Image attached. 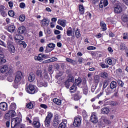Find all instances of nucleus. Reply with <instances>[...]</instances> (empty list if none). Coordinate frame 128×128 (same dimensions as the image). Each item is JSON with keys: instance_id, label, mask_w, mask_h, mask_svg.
<instances>
[{"instance_id": "f257e3e1", "label": "nucleus", "mask_w": 128, "mask_h": 128, "mask_svg": "<svg viewBox=\"0 0 128 128\" xmlns=\"http://www.w3.org/2000/svg\"><path fill=\"white\" fill-rule=\"evenodd\" d=\"M25 90L26 92H28V94H36V92H38V91L36 90V86L32 84L28 85V84H26Z\"/></svg>"}, {"instance_id": "6e6552de", "label": "nucleus", "mask_w": 128, "mask_h": 128, "mask_svg": "<svg viewBox=\"0 0 128 128\" xmlns=\"http://www.w3.org/2000/svg\"><path fill=\"white\" fill-rule=\"evenodd\" d=\"M82 124V119L80 118H76L74 119L73 125L76 128H78Z\"/></svg>"}, {"instance_id": "ddd939ff", "label": "nucleus", "mask_w": 128, "mask_h": 128, "mask_svg": "<svg viewBox=\"0 0 128 128\" xmlns=\"http://www.w3.org/2000/svg\"><path fill=\"white\" fill-rule=\"evenodd\" d=\"M36 80V75L33 72H31L30 74L28 76V80L30 82H32L34 80Z\"/></svg>"}, {"instance_id": "c85d7f7f", "label": "nucleus", "mask_w": 128, "mask_h": 128, "mask_svg": "<svg viewBox=\"0 0 128 128\" xmlns=\"http://www.w3.org/2000/svg\"><path fill=\"white\" fill-rule=\"evenodd\" d=\"M54 102L56 104H58V106H60L62 104V100H59L58 98H55L53 100Z\"/></svg>"}, {"instance_id": "13d9d810", "label": "nucleus", "mask_w": 128, "mask_h": 128, "mask_svg": "<svg viewBox=\"0 0 128 128\" xmlns=\"http://www.w3.org/2000/svg\"><path fill=\"white\" fill-rule=\"evenodd\" d=\"M120 50H126V46H124V44H121L120 45Z\"/></svg>"}, {"instance_id": "603ef678", "label": "nucleus", "mask_w": 128, "mask_h": 128, "mask_svg": "<svg viewBox=\"0 0 128 128\" xmlns=\"http://www.w3.org/2000/svg\"><path fill=\"white\" fill-rule=\"evenodd\" d=\"M118 85L120 86H122H122H124V82H122V81L121 80H118Z\"/></svg>"}, {"instance_id": "f03ea898", "label": "nucleus", "mask_w": 128, "mask_h": 128, "mask_svg": "<svg viewBox=\"0 0 128 128\" xmlns=\"http://www.w3.org/2000/svg\"><path fill=\"white\" fill-rule=\"evenodd\" d=\"M52 114L50 113V112H48L44 121V126L46 128H50V122H52Z\"/></svg>"}, {"instance_id": "dca6fc26", "label": "nucleus", "mask_w": 128, "mask_h": 128, "mask_svg": "<svg viewBox=\"0 0 128 128\" xmlns=\"http://www.w3.org/2000/svg\"><path fill=\"white\" fill-rule=\"evenodd\" d=\"M58 23L60 26H62L63 28H66V20H58Z\"/></svg>"}, {"instance_id": "7ed1b4c3", "label": "nucleus", "mask_w": 128, "mask_h": 128, "mask_svg": "<svg viewBox=\"0 0 128 128\" xmlns=\"http://www.w3.org/2000/svg\"><path fill=\"white\" fill-rule=\"evenodd\" d=\"M20 122H22V118H12L11 121V128H16V126H18V124H20Z\"/></svg>"}, {"instance_id": "49530a36", "label": "nucleus", "mask_w": 128, "mask_h": 128, "mask_svg": "<svg viewBox=\"0 0 128 128\" xmlns=\"http://www.w3.org/2000/svg\"><path fill=\"white\" fill-rule=\"evenodd\" d=\"M94 82L96 84H98L100 82V76H96L94 78Z\"/></svg>"}, {"instance_id": "4468645a", "label": "nucleus", "mask_w": 128, "mask_h": 128, "mask_svg": "<svg viewBox=\"0 0 128 128\" xmlns=\"http://www.w3.org/2000/svg\"><path fill=\"white\" fill-rule=\"evenodd\" d=\"M56 48V44L50 43L48 44V46L46 47V50H45L46 52H50V50H48V48Z\"/></svg>"}, {"instance_id": "473e14b6", "label": "nucleus", "mask_w": 128, "mask_h": 128, "mask_svg": "<svg viewBox=\"0 0 128 128\" xmlns=\"http://www.w3.org/2000/svg\"><path fill=\"white\" fill-rule=\"evenodd\" d=\"M70 82H74V77L72 76L71 74L68 76V80H67Z\"/></svg>"}, {"instance_id": "6ab92c4d", "label": "nucleus", "mask_w": 128, "mask_h": 128, "mask_svg": "<svg viewBox=\"0 0 128 128\" xmlns=\"http://www.w3.org/2000/svg\"><path fill=\"white\" fill-rule=\"evenodd\" d=\"M32 124L35 128H40V122L38 121H34Z\"/></svg>"}, {"instance_id": "e433bc0d", "label": "nucleus", "mask_w": 128, "mask_h": 128, "mask_svg": "<svg viewBox=\"0 0 128 128\" xmlns=\"http://www.w3.org/2000/svg\"><path fill=\"white\" fill-rule=\"evenodd\" d=\"M9 114H10L12 118H14L16 116V112H14V110H10L9 111Z\"/></svg>"}, {"instance_id": "a878e982", "label": "nucleus", "mask_w": 128, "mask_h": 128, "mask_svg": "<svg viewBox=\"0 0 128 128\" xmlns=\"http://www.w3.org/2000/svg\"><path fill=\"white\" fill-rule=\"evenodd\" d=\"M82 96L80 95V92L78 94H75L74 96V100H78Z\"/></svg>"}, {"instance_id": "a18cd8bd", "label": "nucleus", "mask_w": 128, "mask_h": 128, "mask_svg": "<svg viewBox=\"0 0 128 128\" xmlns=\"http://www.w3.org/2000/svg\"><path fill=\"white\" fill-rule=\"evenodd\" d=\"M66 123L62 122L59 124L58 128H66Z\"/></svg>"}, {"instance_id": "4be33fe9", "label": "nucleus", "mask_w": 128, "mask_h": 128, "mask_svg": "<svg viewBox=\"0 0 128 128\" xmlns=\"http://www.w3.org/2000/svg\"><path fill=\"white\" fill-rule=\"evenodd\" d=\"M102 112L104 114H108L110 112V109L108 108H104L101 109Z\"/></svg>"}, {"instance_id": "5701e85b", "label": "nucleus", "mask_w": 128, "mask_h": 128, "mask_svg": "<svg viewBox=\"0 0 128 128\" xmlns=\"http://www.w3.org/2000/svg\"><path fill=\"white\" fill-rule=\"evenodd\" d=\"M34 59L35 60H38V62H42L44 60V59L42 57V54H39L38 56H35Z\"/></svg>"}, {"instance_id": "c03bdc74", "label": "nucleus", "mask_w": 128, "mask_h": 128, "mask_svg": "<svg viewBox=\"0 0 128 128\" xmlns=\"http://www.w3.org/2000/svg\"><path fill=\"white\" fill-rule=\"evenodd\" d=\"M52 124L56 128V126H58V124H60V121L57 120H54Z\"/></svg>"}, {"instance_id": "338daca9", "label": "nucleus", "mask_w": 128, "mask_h": 128, "mask_svg": "<svg viewBox=\"0 0 128 128\" xmlns=\"http://www.w3.org/2000/svg\"><path fill=\"white\" fill-rule=\"evenodd\" d=\"M118 104V102L116 101H112L110 102V106H116Z\"/></svg>"}, {"instance_id": "8fccbe9b", "label": "nucleus", "mask_w": 128, "mask_h": 128, "mask_svg": "<svg viewBox=\"0 0 128 128\" xmlns=\"http://www.w3.org/2000/svg\"><path fill=\"white\" fill-rule=\"evenodd\" d=\"M8 14L10 16H14V12L12 10H10L8 12Z\"/></svg>"}, {"instance_id": "7c9ffc66", "label": "nucleus", "mask_w": 128, "mask_h": 128, "mask_svg": "<svg viewBox=\"0 0 128 128\" xmlns=\"http://www.w3.org/2000/svg\"><path fill=\"white\" fill-rule=\"evenodd\" d=\"M82 78H78L77 79L75 80V84L76 86H78L79 84H82Z\"/></svg>"}, {"instance_id": "2f4dec72", "label": "nucleus", "mask_w": 128, "mask_h": 128, "mask_svg": "<svg viewBox=\"0 0 128 128\" xmlns=\"http://www.w3.org/2000/svg\"><path fill=\"white\" fill-rule=\"evenodd\" d=\"M105 92H106V94H112V89L110 87H108L105 90Z\"/></svg>"}, {"instance_id": "6e6d98bb", "label": "nucleus", "mask_w": 128, "mask_h": 128, "mask_svg": "<svg viewBox=\"0 0 128 128\" xmlns=\"http://www.w3.org/2000/svg\"><path fill=\"white\" fill-rule=\"evenodd\" d=\"M123 39L124 40H128V32L124 33Z\"/></svg>"}, {"instance_id": "c9c22d12", "label": "nucleus", "mask_w": 128, "mask_h": 128, "mask_svg": "<svg viewBox=\"0 0 128 128\" xmlns=\"http://www.w3.org/2000/svg\"><path fill=\"white\" fill-rule=\"evenodd\" d=\"M70 90H73L71 91V92H76V86L74 84L70 88Z\"/></svg>"}, {"instance_id": "a211bd4d", "label": "nucleus", "mask_w": 128, "mask_h": 128, "mask_svg": "<svg viewBox=\"0 0 128 128\" xmlns=\"http://www.w3.org/2000/svg\"><path fill=\"white\" fill-rule=\"evenodd\" d=\"M100 26H101L102 30L104 32V30H106V24L104 22V21H101L100 22Z\"/></svg>"}, {"instance_id": "ea45409f", "label": "nucleus", "mask_w": 128, "mask_h": 128, "mask_svg": "<svg viewBox=\"0 0 128 128\" xmlns=\"http://www.w3.org/2000/svg\"><path fill=\"white\" fill-rule=\"evenodd\" d=\"M26 20V16H24V14H22L19 16V20H20V22H24Z\"/></svg>"}, {"instance_id": "bf43d9fd", "label": "nucleus", "mask_w": 128, "mask_h": 128, "mask_svg": "<svg viewBox=\"0 0 128 128\" xmlns=\"http://www.w3.org/2000/svg\"><path fill=\"white\" fill-rule=\"evenodd\" d=\"M20 8H26V4L24 2H21L20 4Z\"/></svg>"}, {"instance_id": "09e8293b", "label": "nucleus", "mask_w": 128, "mask_h": 128, "mask_svg": "<svg viewBox=\"0 0 128 128\" xmlns=\"http://www.w3.org/2000/svg\"><path fill=\"white\" fill-rule=\"evenodd\" d=\"M7 72L8 74H12V66H10L8 68Z\"/></svg>"}, {"instance_id": "c756f323", "label": "nucleus", "mask_w": 128, "mask_h": 128, "mask_svg": "<svg viewBox=\"0 0 128 128\" xmlns=\"http://www.w3.org/2000/svg\"><path fill=\"white\" fill-rule=\"evenodd\" d=\"M110 88L114 90V88H116V82L113 81L112 82L110 85Z\"/></svg>"}, {"instance_id": "f8f14e48", "label": "nucleus", "mask_w": 128, "mask_h": 128, "mask_svg": "<svg viewBox=\"0 0 128 128\" xmlns=\"http://www.w3.org/2000/svg\"><path fill=\"white\" fill-rule=\"evenodd\" d=\"M0 110L6 112L8 110V104L6 102H2L0 103Z\"/></svg>"}, {"instance_id": "2eb2a0df", "label": "nucleus", "mask_w": 128, "mask_h": 128, "mask_svg": "<svg viewBox=\"0 0 128 128\" xmlns=\"http://www.w3.org/2000/svg\"><path fill=\"white\" fill-rule=\"evenodd\" d=\"M26 27H24V26H22L18 28L17 32L18 34H24L26 32Z\"/></svg>"}, {"instance_id": "f704fd0d", "label": "nucleus", "mask_w": 128, "mask_h": 128, "mask_svg": "<svg viewBox=\"0 0 128 128\" xmlns=\"http://www.w3.org/2000/svg\"><path fill=\"white\" fill-rule=\"evenodd\" d=\"M100 76L102 78H106L108 76V74L106 72H102L100 74Z\"/></svg>"}, {"instance_id": "0eeeda50", "label": "nucleus", "mask_w": 128, "mask_h": 128, "mask_svg": "<svg viewBox=\"0 0 128 128\" xmlns=\"http://www.w3.org/2000/svg\"><path fill=\"white\" fill-rule=\"evenodd\" d=\"M40 23L42 28H46L50 24V20L48 18H44V19L40 21Z\"/></svg>"}, {"instance_id": "864d4df0", "label": "nucleus", "mask_w": 128, "mask_h": 128, "mask_svg": "<svg viewBox=\"0 0 128 128\" xmlns=\"http://www.w3.org/2000/svg\"><path fill=\"white\" fill-rule=\"evenodd\" d=\"M50 62H56L58 58H56L52 57V58L49 59Z\"/></svg>"}, {"instance_id": "39448f33", "label": "nucleus", "mask_w": 128, "mask_h": 128, "mask_svg": "<svg viewBox=\"0 0 128 128\" xmlns=\"http://www.w3.org/2000/svg\"><path fill=\"white\" fill-rule=\"evenodd\" d=\"M22 72L18 71L16 72V76L15 77V80H14V82L16 84H18L20 80H22Z\"/></svg>"}, {"instance_id": "1a4fd4ad", "label": "nucleus", "mask_w": 128, "mask_h": 128, "mask_svg": "<svg viewBox=\"0 0 128 128\" xmlns=\"http://www.w3.org/2000/svg\"><path fill=\"white\" fill-rule=\"evenodd\" d=\"M114 12L116 14H120V12H122V6L118 4L115 6L114 8Z\"/></svg>"}, {"instance_id": "b1692460", "label": "nucleus", "mask_w": 128, "mask_h": 128, "mask_svg": "<svg viewBox=\"0 0 128 128\" xmlns=\"http://www.w3.org/2000/svg\"><path fill=\"white\" fill-rule=\"evenodd\" d=\"M16 30V27L14 25L10 26L8 28V30L10 32H14Z\"/></svg>"}, {"instance_id": "bb28decb", "label": "nucleus", "mask_w": 128, "mask_h": 128, "mask_svg": "<svg viewBox=\"0 0 128 128\" xmlns=\"http://www.w3.org/2000/svg\"><path fill=\"white\" fill-rule=\"evenodd\" d=\"M79 12L80 14H84V6L82 4H80L79 6Z\"/></svg>"}, {"instance_id": "3c124183", "label": "nucleus", "mask_w": 128, "mask_h": 128, "mask_svg": "<svg viewBox=\"0 0 128 128\" xmlns=\"http://www.w3.org/2000/svg\"><path fill=\"white\" fill-rule=\"evenodd\" d=\"M48 72H49L50 74H52L54 71H52V66L50 65L48 68Z\"/></svg>"}, {"instance_id": "774afa93", "label": "nucleus", "mask_w": 128, "mask_h": 128, "mask_svg": "<svg viewBox=\"0 0 128 128\" xmlns=\"http://www.w3.org/2000/svg\"><path fill=\"white\" fill-rule=\"evenodd\" d=\"M8 82H12V80H14V77L12 76H10V77L8 78Z\"/></svg>"}, {"instance_id": "de8ad7c7", "label": "nucleus", "mask_w": 128, "mask_h": 128, "mask_svg": "<svg viewBox=\"0 0 128 128\" xmlns=\"http://www.w3.org/2000/svg\"><path fill=\"white\" fill-rule=\"evenodd\" d=\"M26 108H30V109L32 108H34V105L32 104V102L28 103L26 104Z\"/></svg>"}, {"instance_id": "9d476101", "label": "nucleus", "mask_w": 128, "mask_h": 128, "mask_svg": "<svg viewBox=\"0 0 128 128\" xmlns=\"http://www.w3.org/2000/svg\"><path fill=\"white\" fill-rule=\"evenodd\" d=\"M90 121L94 124H96L98 122V116H96V114L95 112L92 113L90 117Z\"/></svg>"}, {"instance_id": "79ce46f5", "label": "nucleus", "mask_w": 128, "mask_h": 128, "mask_svg": "<svg viewBox=\"0 0 128 128\" xmlns=\"http://www.w3.org/2000/svg\"><path fill=\"white\" fill-rule=\"evenodd\" d=\"M36 74L38 76L42 78V70H37L36 72Z\"/></svg>"}, {"instance_id": "412c9836", "label": "nucleus", "mask_w": 128, "mask_h": 128, "mask_svg": "<svg viewBox=\"0 0 128 128\" xmlns=\"http://www.w3.org/2000/svg\"><path fill=\"white\" fill-rule=\"evenodd\" d=\"M8 68L7 65H4L0 68V72L2 74H4V72H6L8 71Z\"/></svg>"}, {"instance_id": "20e7f679", "label": "nucleus", "mask_w": 128, "mask_h": 128, "mask_svg": "<svg viewBox=\"0 0 128 128\" xmlns=\"http://www.w3.org/2000/svg\"><path fill=\"white\" fill-rule=\"evenodd\" d=\"M7 48L10 54H14L16 52V48H14V45L12 42L10 40L7 41Z\"/></svg>"}, {"instance_id": "69168bd1", "label": "nucleus", "mask_w": 128, "mask_h": 128, "mask_svg": "<svg viewBox=\"0 0 128 128\" xmlns=\"http://www.w3.org/2000/svg\"><path fill=\"white\" fill-rule=\"evenodd\" d=\"M0 46H4V48H6V44L4 43V42L0 40Z\"/></svg>"}, {"instance_id": "4c0bfd02", "label": "nucleus", "mask_w": 128, "mask_h": 128, "mask_svg": "<svg viewBox=\"0 0 128 128\" xmlns=\"http://www.w3.org/2000/svg\"><path fill=\"white\" fill-rule=\"evenodd\" d=\"M75 34H76V38H80V32L78 30V29H77L76 32H75Z\"/></svg>"}, {"instance_id": "e2e57ef3", "label": "nucleus", "mask_w": 128, "mask_h": 128, "mask_svg": "<svg viewBox=\"0 0 128 128\" xmlns=\"http://www.w3.org/2000/svg\"><path fill=\"white\" fill-rule=\"evenodd\" d=\"M100 66L102 68H108V66L106 65V64H102V63H100Z\"/></svg>"}, {"instance_id": "680f3d73", "label": "nucleus", "mask_w": 128, "mask_h": 128, "mask_svg": "<svg viewBox=\"0 0 128 128\" xmlns=\"http://www.w3.org/2000/svg\"><path fill=\"white\" fill-rule=\"evenodd\" d=\"M44 78H48V73H46V70H44Z\"/></svg>"}, {"instance_id": "4d7b16f0", "label": "nucleus", "mask_w": 128, "mask_h": 128, "mask_svg": "<svg viewBox=\"0 0 128 128\" xmlns=\"http://www.w3.org/2000/svg\"><path fill=\"white\" fill-rule=\"evenodd\" d=\"M66 62H70V64H74V60L70 58H66Z\"/></svg>"}, {"instance_id": "0e129e2a", "label": "nucleus", "mask_w": 128, "mask_h": 128, "mask_svg": "<svg viewBox=\"0 0 128 128\" xmlns=\"http://www.w3.org/2000/svg\"><path fill=\"white\" fill-rule=\"evenodd\" d=\"M40 106L42 108H44V110H46V108H48V106L46 104H40Z\"/></svg>"}, {"instance_id": "aec40b11", "label": "nucleus", "mask_w": 128, "mask_h": 128, "mask_svg": "<svg viewBox=\"0 0 128 128\" xmlns=\"http://www.w3.org/2000/svg\"><path fill=\"white\" fill-rule=\"evenodd\" d=\"M66 30H67L66 34L68 36H72L73 32H72V27H69Z\"/></svg>"}, {"instance_id": "cd10ccee", "label": "nucleus", "mask_w": 128, "mask_h": 128, "mask_svg": "<svg viewBox=\"0 0 128 128\" xmlns=\"http://www.w3.org/2000/svg\"><path fill=\"white\" fill-rule=\"evenodd\" d=\"M14 39L16 40H20V42H22V40H24V37L22 36V35L17 34L15 36Z\"/></svg>"}, {"instance_id": "5fc2aeb1", "label": "nucleus", "mask_w": 128, "mask_h": 128, "mask_svg": "<svg viewBox=\"0 0 128 128\" xmlns=\"http://www.w3.org/2000/svg\"><path fill=\"white\" fill-rule=\"evenodd\" d=\"M103 120L106 124H110V121L108 120V119L106 118H104Z\"/></svg>"}, {"instance_id": "37998d69", "label": "nucleus", "mask_w": 128, "mask_h": 128, "mask_svg": "<svg viewBox=\"0 0 128 128\" xmlns=\"http://www.w3.org/2000/svg\"><path fill=\"white\" fill-rule=\"evenodd\" d=\"M108 86V82L107 80H105L103 84L102 90H104V88H106Z\"/></svg>"}, {"instance_id": "9b49d317", "label": "nucleus", "mask_w": 128, "mask_h": 128, "mask_svg": "<svg viewBox=\"0 0 128 128\" xmlns=\"http://www.w3.org/2000/svg\"><path fill=\"white\" fill-rule=\"evenodd\" d=\"M108 4V0H101L99 4V8H106Z\"/></svg>"}, {"instance_id": "72a5a7b5", "label": "nucleus", "mask_w": 128, "mask_h": 128, "mask_svg": "<svg viewBox=\"0 0 128 128\" xmlns=\"http://www.w3.org/2000/svg\"><path fill=\"white\" fill-rule=\"evenodd\" d=\"M10 110H16V104L15 103L11 104L10 106Z\"/></svg>"}, {"instance_id": "a19ab883", "label": "nucleus", "mask_w": 128, "mask_h": 128, "mask_svg": "<svg viewBox=\"0 0 128 128\" xmlns=\"http://www.w3.org/2000/svg\"><path fill=\"white\" fill-rule=\"evenodd\" d=\"M122 20L124 22H128V17L126 15H124L122 17Z\"/></svg>"}, {"instance_id": "58836bf2", "label": "nucleus", "mask_w": 128, "mask_h": 128, "mask_svg": "<svg viewBox=\"0 0 128 128\" xmlns=\"http://www.w3.org/2000/svg\"><path fill=\"white\" fill-rule=\"evenodd\" d=\"M19 44L20 46H22L24 48H26V42L24 41H20Z\"/></svg>"}, {"instance_id": "423d86ee", "label": "nucleus", "mask_w": 128, "mask_h": 128, "mask_svg": "<svg viewBox=\"0 0 128 128\" xmlns=\"http://www.w3.org/2000/svg\"><path fill=\"white\" fill-rule=\"evenodd\" d=\"M37 86L38 88H42V86L46 88L48 86V83L44 82L42 79L40 78L37 80Z\"/></svg>"}, {"instance_id": "393cba45", "label": "nucleus", "mask_w": 128, "mask_h": 128, "mask_svg": "<svg viewBox=\"0 0 128 128\" xmlns=\"http://www.w3.org/2000/svg\"><path fill=\"white\" fill-rule=\"evenodd\" d=\"M4 56L0 54V64H4V62H6V60L4 59Z\"/></svg>"}, {"instance_id": "052dcab7", "label": "nucleus", "mask_w": 128, "mask_h": 128, "mask_svg": "<svg viewBox=\"0 0 128 128\" xmlns=\"http://www.w3.org/2000/svg\"><path fill=\"white\" fill-rule=\"evenodd\" d=\"M65 86L66 88H70V82L68 81V80L65 82Z\"/></svg>"}, {"instance_id": "f3484780", "label": "nucleus", "mask_w": 128, "mask_h": 128, "mask_svg": "<svg viewBox=\"0 0 128 128\" xmlns=\"http://www.w3.org/2000/svg\"><path fill=\"white\" fill-rule=\"evenodd\" d=\"M86 81L84 80L83 82V85L84 86V88H83V92L84 94H86H86H88V86H86Z\"/></svg>"}]
</instances>
